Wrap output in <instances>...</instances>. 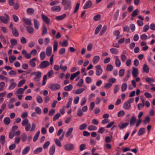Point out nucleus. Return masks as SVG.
<instances>
[{"label":"nucleus","mask_w":155,"mask_h":155,"mask_svg":"<svg viewBox=\"0 0 155 155\" xmlns=\"http://www.w3.org/2000/svg\"><path fill=\"white\" fill-rule=\"evenodd\" d=\"M61 87V85L59 84L51 83L49 85V88L52 91H55L60 89Z\"/></svg>","instance_id":"1"},{"label":"nucleus","mask_w":155,"mask_h":155,"mask_svg":"<svg viewBox=\"0 0 155 155\" xmlns=\"http://www.w3.org/2000/svg\"><path fill=\"white\" fill-rule=\"evenodd\" d=\"M4 15L5 16H0V21L5 24H7L9 20V15L6 14H4Z\"/></svg>","instance_id":"2"},{"label":"nucleus","mask_w":155,"mask_h":155,"mask_svg":"<svg viewBox=\"0 0 155 155\" xmlns=\"http://www.w3.org/2000/svg\"><path fill=\"white\" fill-rule=\"evenodd\" d=\"M71 1L70 0L68 1H65L64 2H62V4L64 6V9L67 10L68 9L70 10L71 9Z\"/></svg>","instance_id":"3"},{"label":"nucleus","mask_w":155,"mask_h":155,"mask_svg":"<svg viewBox=\"0 0 155 155\" xmlns=\"http://www.w3.org/2000/svg\"><path fill=\"white\" fill-rule=\"evenodd\" d=\"M50 65V63L48 61H44L41 62L40 64L39 68L41 69H44Z\"/></svg>","instance_id":"4"},{"label":"nucleus","mask_w":155,"mask_h":155,"mask_svg":"<svg viewBox=\"0 0 155 155\" xmlns=\"http://www.w3.org/2000/svg\"><path fill=\"white\" fill-rule=\"evenodd\" d=\"M14 80L13 78L11 79L10 80V84L8 86V89L11 90L15 88L17 85V84L14 82Z\"/></svg>","instance_id":"5"},{"label":"nucleus","mask_w":155,"mask_h":155,"mask_svg":"<svg viewBox=\"0 0 155 155\" xmlns=\"http://www.w3.org/2000/svg\"><path fill=\"white\" fill-rule=\"evenodd\" d=\"M95 68H96V74L97 76H100L103 72V70L101 68V65H97L95 66Z\"/></svg>","instance_id":"6"},{"label":"nucleus","mask_w":155,"mask_h":155,"mask_svg":"<svg viewBox=\"0 0 155 155\" xmlns=\"http://www.w3.org/2000/svg\"><path fill=\"white\" fill-rule=\"evenodd\" d=\"M35 76L34 78V81H40V78L41 76V73L40 71L35 72Z\"/></svg>","instance_id":"7"},{"label":"nucleus","mask_w":155,"mask_h":155,"mask_svg":"<svg viewBox=\"0 0 155 155\" xmlns=\"http://www.w3.org/2000/svg\"><path fill=\"white\" fill-rule=\"evenodd\" d=\"M128 125V123H123L122 122H120L118 124V127L120 130H122L126 128Z\"/></svg>","instance_id":"8"},{"label":"nucleus","mask_w":155,"mask_h":155,"mask_svg":"<svg viewBox=\"0 0 155 155\" xmlns=\"http://www.w3.org/2000/svg\"><path fill=\"white\" fill-rule=\"evenodd\" d=\"M64 147L68 150H71L74 149V146L72 143H68L64 145Z\"/></svg>","instance_id":"9"},{"label":"nucleus","mask_w":155,"mask_h":155,"mask_svg":"<svg viewBox=\"0 0 155 155\" xmlns=\"http://www.w3.org/2000/svg\"><path fill=\"white\" fill-rule=\"evenodd\" d=\"M93 5L92 2L90 1H88L85 4L83 7L84 9H87L91 7Z\"/></svg>","instance_id":"10"},{"label":"nucleus","mask_w":155,"mask_h":155,"mask_svg":"<svg viewBox=\"0 0 155 155\" xmlns=\"http://www.w3.org/2000/svg\"><path fill=\"white\" fill-rule=\"evenodd\" d=\"M132 74L133 77L134 78H136L138 76V70L137 68L135 67L133 68Z\"/></svg>","instance_id":"11"},{"label":"nucleus","mask_w":155,"mask_h":155,"mask_svg":"<svg viewBox=\"0 0 155 155\" xmlns=\"http://www.w3.org/2000/svg\"><path fill=\"white\" fill-rule=\"evenodd\" d=\"M22 20L23 21L26 25H32L31 21L30 19L26 18H23Z\"/></svg>","instance_id":"12"},{"label":"nucleus","mask_w":155,"mask_h":155,"mask_svg":"<svg viewBox=\"0 0 155 155\" xmlns=\"http://www.w3.org/2000/svg\"><path fill=\"white\" fill-rule=\"evenodd\" d=\"M41 17L43 20L47 24L49 25L50 24V20L47 16H45L44 14H43L41 15Z\"/></svg>","instance_id":"13"},{"label":"nucleus","mask_w":155,"mask_h":155,"mask_svg":"<svg viewBox=\"0 0 155 155\" xmlns=\"http://www.w3.org/2000/svg\"><path fill=\"white\" fill-rule=\"evenodd\" d=\"M84 88H80L77 89L75 91V93L77 94H79L82 93L85 90H86L87 87L86 86H84Z\"/></svg>","instance_id":"14"},{"label":"nucleus","mask_w":155,"mask_h":155,"mask_svg":"<svg viewBox=\"0 0 155 155\" xmlns=\"http://www.w3.org/2000/svg\"><path fill=\"white\" fill-rule=\"evenodd\" d=\"M36 58H35L32 59L29 61V64L32 67L34 68L35 67L36 64L35 61H36Z\"/></svg>","instance_id":"15"},{"label":"nucleus","mask_w":155,"mask_h":155,"mask_svg":"<svg viewBox=\"0 0 155 155\" xmlns=\"http://www.w3.org/2000/svg\"><path fill=\"white\" fill-rule=\"evenodd\" d=\"M52 51V48L51 46H48L46 48V54L48 56L51 55Z\"/></svg>","instance_id":"16"},{"label":"nucleus","mask_w":155,"mask_h":155,"mask_svg":"<svg viewBox=\"0 0 155 155\" xmlns=\"http://www.w3.org/2000/svg\"><path fill=\"white\" fill-rule=\"evenodd\" d=\"M34 25L35 28L36 30H38L39 28V23L38 21L36 19L34 18L33 19Z\"/></svg>","instance_id":"17"},{"label":"nucleus","mask_w":155,"mask_h":155,"mask_svg":"<svg viewBox=\"0 0 155 155\" xmlns=\"http://www.w3.org/2000/svg\"><path fill=\"white\" fill-rule=\"evenodd\" d=\"M22 54L24 55L25 58L27 59H30L31 57L30 53L29 54L27 53V51L25 50H23L21 51Z\"/></svg>","instance_id":"18"},{"label":"nucleus","mask_w":155,"mask_h":155,"mask_svg":"<svg viewBox=\"0 0 155 155\" xmlns=\"http://www.w3.org/2000/svg\"><path fill=\"white\" fill-rule=\"evenodd\" d=\"M114 58H115V62L116 66L118 67H120L121 65V61L118 57L115 56L114 57Z\"/></svg>","instance_id":"19"},{"label":"nucleus","mask_w":155,"mask_h":155,"mask_svg":"<svg viewBox=\"0 0 155 155\" xmlns=\"http://www.w3.org/2000/svg\"><path fill=\"white\" fill-rule=\"evenodd\" d=\"M30 146H26L23 149L22 152V154L23 155H25L26 154L30 151Z\"/></svg>","instance_id":"20"},{"label":"nucleus","mask_w":155,"mask_h":155,"mask_svg":"<svg viewBox=\"0 0 155 155\" xmlns=\"http://www.w3.org/2000/svg\"><path fill=\"white\" fill-rule=\"evenodd\" d=\"M55 150V146L54 145H53L51 146L49 150V154L50 155H53Z\"/></svg>","instance_id":"21"},{"label":"nucleus","mask_w":155,"mask_h":155,"mask_svg":"<svg viewBox=\"0 0 155 155\" xmlns=\"http://www.w3.org/2000/svg\"><path fill=\"white\" fill-rule=\"evenodd\" d=\"M61 9V7L58 6H54L51 8V10L53 12H59Z\"/></svg>","instance_id":"22"},{"label":"nucleus","mask_w":155,"mask_h":155,"mask_svg":"<svg viewBox=\"0 0 155 155\" xmlns=\"http://www.w3.org/2000/svg\"><path fill=\"white\" fill-rule=\"evenodd\" d=\"M131 107V104L127 101H125L123 104V108L126 110L129 109Z\"/></svg>","instance_id":"23"},{"label":"nucleus","mask_w":155,"mask_h":155,"mask_svg":"<svg viewBox=\"0 0 155 155\" xmlns=\"http://www.w3.org/2000/svg\"><path fill=\"white\" fill-rule=\"evenodd\" d=\"M80 74V72L79 71H78L75 73L72 74L70 76V80H73L75 77H76L78 75H79Z\"/></svg>","instance_id":"24"},{"label":"nucleus","mask_w":155,"mask_h":155,"mask_svg":"<svg viewBox=\"0 0 155 155\" xmlns=\"http://www.w3.org/2000/svg\"><path fill=\"white\" fill-rule=\"evenodd\" d=\"M12 34L15 37H18L19 35V32L16 28H12Z\"/></svg>","instance_id":"25"},{"label":"nucleus","mask_w":155,"mask_h":155,"mask_svg":"<svg viewBox=\"0 0 155 155\" xmlns=\"http://www.w3.org/2000/svg\"><path fill=\"white\" fill-rule=\"evenodd\" d=\"M136 118L135 116H132L130 121V126L134 125L136 121Z\"/></svg>","instance_id":"26"},{"label":"nucleus","mask_w":155,"mask_h":155,"mask_svg":"<svg viewBox=\"0 0 155 155\" xmlns=\"http://www.w3.org/2000/svg\"><path fill=\"white\" fill-rule=\"evenodd\" d=\"M43 148L42 147H39L34 150L33 153L35 154H38L41 152Z\"/></svg>","instance_id":"27"},{"label":"nucleus","mask_w":155,"mask_h":155,"mask_svg":"<svg viewBox=\"0 0 155 155\" xmlns=\"http://www.w3.org/2000/svg\"><path fill=\"white\" fill-rule=\"evenodd\" d=\"M100 59V57L99 56H94L93 59V62L94 64H96L99 61Z\"/></svg>","instance_id":"28"},{"label":"nucleus","mask_w":155,"mask_h":155,"mask_svg":"<svg viewBox=\"0 0 155 155\" xmlns=\"http://www.w3.org/2000/svg\"><path fill=\"white\" fill-rule=\"evenodd\" d=\"M73 86L71 84L66 86L64 88V90L66 91H70L73 89Z\"/></svg>","instance_id":"29"},{"label":"nucleus","mask_w":155,"mask_h":155,"mask_svg":"<svg viewBox=\"0 0 155 155\" xmlns=\"http://www.w3.org/2000/svg\"><path fill=\"white\" fill-rule=\"evenodd\" d=\"M26 11L28 15H32L34 13L35 10L33 8H28Z\"/></svg>","instance_id":"30"},{"label":"nucleus","mask_w":155,"mask_h":155,"mask_svg":"<svg viewBox=\"0 0 155 155\" xmlns=\"http://www.w3.org/2000/svg\"><path fill=\"white\" fill-rule=\"evenodd\" d=\"M145 132V129L143 127L140 128L137 133L138 136H141L144 134Z\"/></svg>","instance_id":"31"},{"label":"nucleus","mask_w":155,"mask_h":155,"mask_svg":"<svg viewBox=\"0 0 155 155\" xmlns=\"http://www.w3.org/2000/svg\"><path fill=\"white\" fill-rule=\"evenodd\" d=\"M149 72V68L147 65L146 64H144L143 67V72H145L148 73Z\"/></svg>","instance_id":"32"},{"label":"nucleus","mask_w":155,"mask_h":155,"mask_svg":"<svg viewBox=\"0 0 155 155\" xmlns=\"http://www.w3.org/2000/svg\"><path fill=\"white\" fill-rule=\"evenodd\" d=\"M73 130V128L71 127L68 129V131L66 133L65 136L66 137L70 136L72 133Z\"/></svg>","instance_id":"33"},{"label":"nucleus","mask_w":155,"mask_h":155,"mask_svg":"<svg viewBox=\"0 0 155 155\" xmlns=\"http://www.w3.org/2000/svg\"><path fill=\"white\" fill-rule=\"evenodd\" d=\"M66 16V14H63L61 15L57 16L56 17V19L57 20H61L64 19Z\"/></svg>","instance_id":"34"},{"label":"nucleus","mask_w":155,"mask_h":155,"mask_svg":"<svg viewBox=\"0 0 155 155\" xmlns=\"http://www.w3.org/2000/svg\"><path fill=\"white\" fill-rule=\"evenodd\" d=\"M24 91L23 88H21L18 89L15 93V94L17 95L18 94H22L24 92Z\"/></svg>","instance_id":"35"},{"label":"nucleus","mask_w":155,"mask_h":155,"mask_svg":"<svg viewBox=\"0 0 155 155\" xmlns=\"http://www.w3.org/2000/svg\"><path fill=\"white\" fill-rule=\"evenodd\" d=\"M127 87V84L126 83L123 84L121 86V90L122 92H124Z\"/></svg>","instance_id":"36"},{"label":"nucleus","mask_w":155,"mask_h":155,"mask_svg":"<svg viewBox=\"0 0 155 155\" xmlns=\"http://www.w3.org/2000/svg\"><path fill=\"white\" fill-rule=\"evenodd\" d=\"M3 121L5 125H8L10 123L11 120L8 117H5L4 118Z\"/></svg>","instance_id":"37"},{"label":"nucleus","mask_w":155,"mask_h":155,"mask_svg":"<svg viewBox=\"0 0 155 155\" xmlns=\"http://www.w3.org/2000/svg\"><path fill=\"white\" fill-rule=\"evenodd\" d=\"M58 46V42L57 41L54 40V41L53 51L55 52L57 51Z\"/></svg>","instance_id":"38"},{"label":"nucleus","mask_w":155,"mask_h":155,"mask_svg":"<svg viewBox=\"0 0 155 155\" xmlns=\"http://www.w3.org/2000/svg\"><path fill=\"white\" fill-rule=\"evenodd\" d=\"M102 27V25L101 24L97 26V27L96 28L95 31V35H97L99 33V31H100Z\"/></svg>","instance_id":"39"},{"label":"nucleus","mask_w":155,"mask_h":155,"mask_svg":"<svg viewBox=\"0 0 155 155\" xmlns=\"http://www.w3.org/2000/svg\"><path fill=\"white\" fill-rule=\"evenodd\" d=\"M88 129L90 131L96 130L97 127L93 125H90L88 127Z\"/></svg>","instance_id":"40"},{"label":"nucleus","mask_w":155,"mask_h":155,"mask_svg":"<svg viewBox=\"0 0 155 155\" xmlns=\"http://www.w3.org/2000/svg\"><path fill=\"white\" fill-rule=\"evenodd\" d=\"M21 138L22 142H25L27 138V136L25 133H23L21 135Z\"/></svg>","instance_id":"41"},{"label":"nucleus","mask_w":155,"mask_h":155,"mask_svg":"<svg viewBox=\"0 0 155 155\" xmlns=\"http://www.w3.org/2000/svg\"><path fill=\"white\" fill-rule=\"evenodd\" d=\"M36 99L38 103L39 104H41L43 102V100L42 97L40 95H38L37 96Z\"/></svg>","instance_id":"42"},{"label":"nucleus","mask_w":155,"mask_h":155,"mask_svg":"<svg viewBox=\"0 0 155 155\" xmlns=\"http://www.w3.org/2000/svg\"><path fill=\"white\" fill-rule=\"evenodd\" d=\"M113 137L112 135L110 137L107 136L105 137V141L107 143H110L112 140Z\"/></svg>","instance_id":"43"},{"label":"nucleus","mask_w":155,"mask_h":155,"mask_svg":"<svg viewBox=\"0 0 155 155\" xmlns=\"http://www.w3.org/2000/svg\"><path fill=\"white\" fill-rule=\"evenodd\" d=\"M107 29V26L106 25H104L102 29V30H101V32L100 33V35L101 36V35H103L104 33L106 31Z\"/></svg>","instance_id":"44"},{"label":"nucleus","mask_w":155,"mask_h":155,"mask_svg":"<svg viewBox=\"0 0 155 155\" xmlns=\"http://www.w3.org/2000/svg\"><path fill=\"white\" fill-rule=\"evenodd\" d=\"M139 10L137 9L135 10L131 13V16L132 17H135L139 13Z\"/></svg>","instance_id":"45"},{"label":"nucleus","mask_w":155,"mask_h":155,"mask_svg":"<svg viewBox=\"0 0 155 155\" xmlns=\"http://www.w3.org/2000/svg\"><path fill=\"white\" fill-rule=\"evenodd\" d=\"M26 29L27 31L29 33H33L34 30V28L32 27H27Z\"/></svg>","instance_id":"46"},{"label":"nucleus","mask_w":155,"mask_h":155,"mask_svg":"<svg viewBox=\"0 0 155 155\" xmlns=\"http://www.w3.org/2000/svg\"><path fill=\"white\" fill-rule=\"evenodd\" d=\"M40 134V131H38L35 134V135L34 136V138H33V140L34 142H35L37 140Z\"/></svg>","instance_id":"47"},{"label":"nucleus","mask_w":155,"mask_h":155,"mask_svg":"<svg viewBox=\"0 0 155 155\" xmlns=\"http://www.w3.org/2000/svg\"><path fill=\"white\" fill-rule=\"evenodd\" d=\"M9 58L10 63H12L16 60V58L14 55H11L9 56Z\"/></svg>","instance_id":"48"},{"label":"nucleus","mask_w":155,"mask_h":155,"mask_svg":"<svg viewBox=\"0 0 155 155\" xmlns=\"http://www.w3.org/2000/svg\"><path fill=\"white\" fill-rule=\"evenodd\" d=\"M0 142L1 144L3 145L4 144L5 142V138L4 135H2L0 138Z\"/></svg>","instance_id":"49"},{"label":"nucleus","mask_w":155,"mask_h":155,"mask_svg":"<svg viewBox=\"0 0 155 155\" xmlns=\"http://www.w3.org/2000/svg\"><path fill=\"white\" fill-rule=\"evenodd\" d=\"M110 51L112 53L114 54H117L118 52L117 49L114 48H111L110 49Z\"/></svg>","instance_id":"50"},{"label":"nucleus","mask_w":155,"mask_h":155,"mask_svg":"<svg viewBox=\"0 0 155 155\" xmlns=\"http://www.w3.org/2000/svg\"><path fill=\"white\" fill-rule=\"evenodd\" d=\"M40 56L41 59L42 60H44L46 56L45 52L44 51H41L40 54Z\"/></svg>","instance_id":"51"},{"label":"nucleus","mask_w":155,"mask_h":155,"mask_svg":"<svg viewBox=\"0 0 155 155\" xmlns=\"http://www.w3.org/2000/svg\"><path fill=\"white\" fill-rule=\"evenodd\" d=\"M113 69V67L111 64L108 65L106 67V71H111Z\"/></svg>","instance_id":"52"},{"label":"nucleus","mask_w":155,"mask_h":155,"mask_svg":"<svg viewBox=\"0 0 155 155\" xmlns=\"http://www.w3.org/2000/svg\"><path fill=\"white\" fill-rule=\"evenodd\" d=\"M8 74L10 75L13 77L16 76L17 75L16 72L14 70L10 71L9 72Z\"/></svg>","instance_id":"53"},{"label":"nucleus","mask_w":155,"mask_h":155,"mask_svg":"<svg viewBox=\"0 0 155 155\" xmlns=\"http://www.w3.org/2000/svg\"><path fill=\"white\" fill-rule=\"evenodd\" d=\"M119 90V86L116 84L114 86V93L115 94L117 93Z\"/></svg>","instance_id":"54"},{"label":"nucleus","mask_w":155,"mask_h":155,"mask_svg":"<svg viewBox=\"0 0 155 155\" xmlns=\"http://www.w3.org/2000/svg\"><path fill=\"white\" fill-rule=\"evenodd\" d=\"M54 142L55 144L57 145L59 147H61L62 145L59 139L58 138H56L54 139Z\"/></svg>","instance_id":"55"},{"label":"nucleus","mask_w":155,"mask_h":155,"mask_svg":"<svg viewBox=\"0 0 155 155\" xmlns=\"http://www.w3.org/2000/svg\"><path fill=\"white\" fill-rule=\"evenodd\" d=\"M47 33V29L46 27L45 26H44L43 28L42 35H44L46 34Z\"/></svg>","instance_id":"56"},{"label":"nucleus","mask_w":155,"mask_h":155,"mask_svg":"<svg viewBox=\"0 0 155 155\" xmlns=\"http://www.w3.org/2000/svg\"><path fill=\"white\" fill-rule=\"evenodd\" d=\"M29 123V120L28 119L23 120L21 123L22 125L23 126H25Z\"/></svg>","instance_id":"57"},{"label":"nucleus","mask_w":155,"mask_h":155,"mask_svg":"<svg viewBox=\"0 0 155 155\" xmlns=\"http://www.w3.org/2000/svg\"><path fill=\"white\" fill-rule=\"evenodd\" d=\"M87 125L86 124L84 123L81 125L79 126V129L81 130H83L84 129L87 127Z\"/></svg>","instance_id":"58"},{"label":"nucleus","mask_w":155,"mask_h":155,"mask_svg":"<svg viewBox=\"0 0 155 155\" xmlns=\"http://www.w3.org/2000/svg\"><path fill=\"white\" fill-rule=\"evenodd\" d=\"M125 113L123 110L119 111L117 114V115L119 117H121L123 116L125 114Z\"/></svg>","instance_id":"59"},{"label":"nucleus","mask_w":155,"mask_h":155,"mask_svg":"<svg viewBox=\"0 0 155 155\" xmlns=\"http://www.w3.org/2000/svg\"><path fill=\"white\" fill-rule=\"evenodd\" d=\"M5 85V83L3 82H0V91H3L4 90V88Z\"/></svg>","instance_id":"60"},{"label":"nucleus","mask_w":155,"mask_h":155,"mask_svg":"<svg viewBox=\"0 0 155 155\" xmlns=\"http://www.w3.org/2000/svg\"><path fill=\"white\" fill-rule=\"evenodd\" d=\"M84 80L83 79H81L79 80V81L78 82L77 84V86L79 87H81L82 86Z\"/></svg>","instance_id":"61"},{"label":"nucleus","mask_w":155,"mask_h":155,"mask_svg":"<svg viewBox=\"0 0 155 155\" xmlns=\"http://www.w3.org/2000/svg\"><path fill=\"white\" fill-rule=\"evenodd\" d=\"M35 111L37 114L40 115L41 114V108L39 107H37L35 109Z\"/></svg>","instance_id":"62"},{"label":"nucleus","mask_w":155,"mask_h":155,"mask_svg":"<svg viewBox=\"0 0 155 155\" xmlns=\"http://www.w3.org/2000/svg\"><path fill=\"white\" fill-rule=\"evenodd\" d=\"M10 42L12 45H16L17 44V41L15 39H12L10 40Z\"/></svg>","instance_id":"63"},{"label":"nucleus","mask_w":155,"mask_h":155,"mask_svg":"<svg viewBox=\"0 0 155 155\" xmlns=\"http://www.w3.org/2000/svg\"><path fill=\"white\" fill-rule=\"evenodd\" d=\"M25 79H22L21 80L18 84V87H21L23 84H25Z\"/></svg>","instance_id":"64"}]
</instances>
